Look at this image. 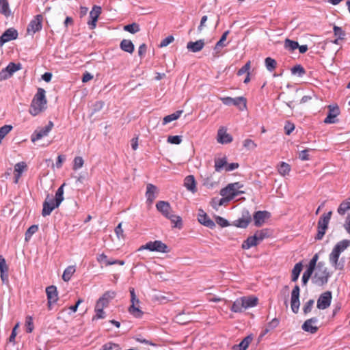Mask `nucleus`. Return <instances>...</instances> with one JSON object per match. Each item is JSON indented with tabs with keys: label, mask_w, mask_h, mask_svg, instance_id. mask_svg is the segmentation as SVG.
<instances>
[{
	"label": "nucleus",
	"mask_w": 350,
	"mask_h": 350,
	"mask_svg": "<svg viewBox=\"0 0 350 350\" xmlns=\"http://www.w3.org/2000/svg\"><path fill=\"white\" fill-rule=\"evenodd\" d=\"M147 250L150 252H157L160 253H168L170 250L167 245L161 241H149L145 245H142L139 250Z\"/></svg>",
	"instance_id": "nucleus-5"
},
{
	"label": "nucleus",
	"mask_w": 350,
	"mask_h": 350,
	"mask_svg": "<svg viewBox=\"0 0 350 350\" xmlns=\"http://www.w3.org/2000/svg\"><path fill=\"white\" fill-rule=\"evenodd\" d=\"M252 221V217L247 210H244L241 218L235 220L234 224L238 228H245Z\"/></svg>",
	"instance_id": "nucleus-15"
},
{
	"label": "nucleus",
	"mask_w": 350,
	"mask_h": 350,
	"mask_svg": "<svg viewBox=\"0 0 350 350\" xmlns=\"http://www.w3.org/2000/svg\"><path fill=\"white\" fill-rule=\"evenodd\" d=\"M259 243H260L257 241L256 237L254 234L253 236L247 237V239L243 242L242 248L243 250H248L252 247L256 246Z\"/></svg>",
	"instance_id": "nucleus-29"
},
{
	"label": "nucleus",
	"mask_w": 350,
	"mask_h": 350,
	"mask_svg": "<svg viewBox=\"0 0 350 350\" xmlns=\"http://www.w3.org/2000/svg\"><path fill=\"white\" fill-rule=\"evenodd\" d=\"M314 304V299H310L304 304V306L303 307V312H304V314H307L311 312Z\"/></svg>",
	"instance_id": "nucleus-53"
},
{
	"label": "nucleus",
	"mask_w": 350,
	"mask_h": 350,
	"mask_svg": "<svg viewBox=\"0 0 350 350\" xmlns=\"http://www.w3.org/2000/svg\"><path fill=\"white\" fill-rule=\"evenodd\" d=\"M302 263L301 262H297L294 266L293 270H292V274H291V280L292 282H296L299 276V274L302 270Z\"/></svg>",
	"instance_id": "nucleus-36"
},
{
	"label": "nucleus",
	"mask_w": 350,
	"mask_h": 350,
	"mask_svg": "<svg viewBox=\"0 0 350 350\" xmlns=\"http://www.w3.org/2000/svg\"><path fill=\"white\" fill-rule=\"evenodd\" d=\"M216 223L221 227H226L229 226V222L224 218L217 216L215 219Z\"/></svg>",
	"instance_id": "nucleus-63"
},
{
	"label": "nucleus",
	"mask_w": 350,
	"mask_h": 350,
	"mask_svg": "<svg viewBox=\"0 0 350 350\" xmlns=\"http://www.w3.org/2000/svg\"><path fill=\"white\" fill-rule=\"evenodd\" d=\"M8 271V267L6 264L5 259L3 256H0V273H7Z\"/></svg>",
	"instance_id": "nucleus-56"
},
{
	"label": "nucleus",
	"mask_w": 350,
	"mask_h": 350,
	"mask_svg": "<svg viewBox=\"0 0 350 350\" xmlns=\"http://www.w3.org/2000/svg\"><path fill=\"white\" fill-rule=\"evenodd\" d=\"M329 277V274L324 263L319 262L314 275L312 278V282L316 285L323 286L327 282Z\"/></svg>",
	"instance_id": "nucleus-4"
},
{
	"label": "nucleus",
	"mask_w": 350,
	"mask_h": 350,
	"mask_svg": "<svg viewBox=\"0 0 350 350\" xmlns=\"http://www.w3.org/2000/svg\"><path fill=\"white\" fill-rule=\"evenodd\" d=\"M221 100L224 105H232L237 106L241 111H243L247 108L246 99L243 96L237 97L234 98L227 96L221 98Z\"/></svg>",
	"instance_id": "nucleus-7"
},
{
	"label": "nucleus",
	"mask_w": 350,
	"mask_h": 350,
	"mask_svg": "<svg viewBox=\"0 0 350 350\" xmlns=\"http://www.w3.org/2000/svg\"><path fill=\"white\" fill-rule=\"evenodd\" d=\"M334 35L338 36L339 39H343L344 36H345V32L342 31L341 27H339L338 26H334Z\"/></svg>",
	"instance_id": "nucleus-62"
},
{
	"label": "nucleus",
	"mask_w": 350,
	"mask_h": 350,
	"mask_svg": "<svg viewBox=\"0 0 350 350\" xmlns=\"http://www.w3.org/2000/svg\"><path fill=\"white\" fill-rule=\"evenodd\" d=\"M102 12V8L99 5H94L90 12V20L88 21V25L90 29H94L96 27V22Z\"/></svg>",
	"instance_id": "nucleus-11"
},
{
	"label": "nucleus",
	"mask_w": 350,
	"mask_h": 350,
	"mask_svg": "<svg viewBox=\"0 0 350 350\" xmlns=\"http://www.w3.org/2000/svg\"><path fill=\"white\" fill-rule=\"evenodd\" d=\"M291 72L293 75L298 74L299 76L301 77L302 75H304L305 74L306 71L302 66L298 64V65L293 66L291 68Z\"/></svg>",
	"instance_id": "nucleus-52"
},
{
	"label": "nucleus",
	"mask_w": 350,
	"mask_h": 350,
	"mask_svg": "<svg viewBox=\"0 0 350 350\" xmlns=\"http://www.w3.org/2000/svg\"><path fill=\"white\" fill-rule=\"evenodd\" d=\"M174 38L172 36H169L161 42L159 46H160V47L167 46L170 43H172L174 41Z\"/></svg>",
	"instance_id": "nucleus-64"
},
{
	"label": "nucleus",
	"mask_w": 350,
	"mask_h": 350,
	"mask_svg": "<svg viewBox=\"0 0 350 350\" xmlns=\"http://www.w3.org/2000/svg\"><path fill=\"white\" fill-rule=\"evenodd\" d=\"M18 31L14 28H9L6 29L3 34L0 36V46H3L5 43L18 38Z\"/></svg>",
	"instance_id": "nucleus-14"
},
{
	"label": "nucleus",
	"mask_w": 350,
	"mask_h": 350,
	"mask_svg": "<svg viewBox=\"0 0 350 350\" xmlns=\"http://www.w3.org/2000/svg\"><path fill=\"white\" fill-rule=\"evenodd\" d=\"M198 219L200 224L208 228H213L215 226V222L202 210L199 211Z\"/></svg>",
	"instance_id": "nucleus-20"
},
{
	"label": "nucleus",
	"mask_w": 350,
	"mask_h": 350,
	"mask_svg": "<svg viewBox=\"0 0 350 350\" xmlns=\"http://www.w3.org/2000/svg\"><path fill=\"white\" fill-rule=\"evenodd\" d=\"M252 336H246L239 345H236V349L239 350H246L250 343L252 341Z\"/></svg>",
	"instance_id": "nucleus-40"
},
{
	"label": "nucleus",
	"mask_w": 350,
	"mask_h": 350,
	"mask_svg": "<svg viewBox=\"0 0 350 350\" xmlns=\"http://www.w3.org/2000/svg\"><path fill=\"white\" fill-rule=\"evenodd\" d=\"M332 212L323 214L318 221V232L315 237L316 240H321L327 229L329 220L331 219Z\"/></svg>",
	"instance_id": "nucleus-6"
},
{
	"label": "nucleus",
	"mask_w": 350,
	"mask_h": 350,
	"mask_svg": "<svg viewBox=\"0 0 350 350\" xmlns=\"http://www.w3.org/2000/svg\"><path fill=\"white\" fill-rule=\"evenodd\" d=\"M84 161L81 157H76L74 159L73 170H77L82 167Z\"/></svg>",
	"instance_id": "nucleus-54"
},
{
	"label": "nucleus",
	"mask_w": 350,
	"mask_h": 350,
	"mask_svg": "<svg viewBox=\"0 0 350 350\" xmlns=\"http://www.w3.org/2000/svg\"><path fill=\"white\" fill-rule=\"evenodd\" d=\"M26 332L27 333L32 332L33 329V319L31 317H27L25 321Z\"/></svg>",
	"instance_id": "nucleus-58"
},
{
	"label": "nucleus",
	"mask_w": 350,
	"mask_h": 350,
	"mask_svg": "<svg viewBox=\"0 0 350 350\" xmlns=\"http://www.w3.org/2000/svg\"><path fill=\"white\" fill-rule=\"evenodd\" d=\"M254 235L256 237L257 241L260 243L264 239L269 237V232L267 229H262L257 230Z\"/></svg>",
	"instance_id": "nucleus-46"
},
{
	"label": "nucleus",
	"mask_w": 350,
	"mask_h": 350,
	"mask_svg": "<svg viewBox=\"0 0 350 350\" xmlns=\"http://www.w3.org/2000/svg\"><path fill=\"white\" fill-rule=\"evenodd\" d=\"M243 304L242 297L237 299L232 304L230 310L234 312H241L244 310Z\"/></svg>",
	"instance_id": "nucleus-35"
},
{
	"label": "nucleus",
	"mask_w": 350,
	"mask_h": 350,
	"mask_svg": "<svg viewBox=\"0 0 350 350\" xmlns=\"http://www.w3.org/2000/svg\"><path fill=\"white\" fill-rule=\"evenodd\" d=\"M269 216L270 213L266 211H256L253 216L254 225L257 227L261 226L265 223V219L269 218Z\"/></svg>",
	"instance_id": "nucleus-19"
},
{
	"label": "nucleus",
	"mask_w": 350,
	"mask_h": 350,
	"mask_svg": "<svg viewBox=\"0 0 350 350\" xmlns=\"http://www.w3.org/2000/svg\"><path fill=\"white\" fill-rule=\"evenodd\" d=\"M46 293L48 299V304L50 306L51 304L55 303L57 301V291L55 286H50L46 288Z\"/></svg>",
	"instance_id": "nucleus-23"
},
{
	"label": "nucleus",
	"mask_w": 350,
	"mask_h": 350,
	"mask_svg": "<svg viewBox=\"0 0 350 350\" xmlns=\"http://www.w3.org/2000/svg\"><path fill=\"white\" fill-rule=\"evenodd\" d=\"M314 270H312L311 269L307 268V269L304 272L302 275V283L303 285H306L308 280L312 276V274L313 273Z\"/></svg>",
	"instance_id": "nucleus-49"
},
{
	"label": "nucleus",
	"mask_w": 350,
	"mask_h": 350,
	"mask_svg": "<svg viewBox=\"0 0 350 350\" xmlns=\"http://www.w3.org/2000/svg\"><path fill=\"white\" fill-rule=\"evenodd\" d=\"M75 272V267L73 265L68 266L67 268H66L62 275V279L64 281L68 282Z\"/></svg>",
	"instance_id": "nucleus-38"
},
{
	"label": "nucleus",
	"mask_w": 350,
	"mask_h": 350,
	"mask_svg": "<svg viewBox=\"0 0 350 350\" xmlns=\"http://www.w3.org/2000/svg\"><path fill=\"white\" fill-rule=\"evenodd\" d=\"M265 62L266 68L269 71H272L276 68V61L271 57H267Z\"/></svg>",
	"instance_id": "nucleus-47"
},
{
	"label": "nucleus",
	"mask_w": 350,
	"mask_h": 350,
	"mask_svg": "<svg viewBox=\"0 0 350 350\" xmlns=\"http://www.w3.org/2000/svg\"><path fill=\"white\" fill-rule=\"evenodd\" d=\"M350 210V198L347 199L345 201H343L338 208V213L343 215L345 213Z\"/></svg>",
	"instance_id": "nucleus-39"
},
{
	"label": "nucleus",
	"mask_w": 350,
	"mask_h": 350,
	"mask_svg": "<svg viewBox=\"0 0 350 350\" xmlns=\"http://www.w3.org/2000/svg\"><path fill=\"white\" fill-rule=\"evenodd\" d=\"M157 193V188L152 184H148L146 186V196L147 198V201L151 204L154 200L156 198L155 194Z\"/></svg>",
	"instance_id": "nucleus-27"
},
{
	"label": "nucleus",
	"mask_w": 350,
	"mask_h": 350,
	"mask_svg": "<svg viewBox=\"0 0 350 350\" xmlns=\"http://www.w3.org/2000/svg\"><path fill=\"white\" fill-rule=\"evenodd\" d=\"M53 127V123L51 121H49L48 124L46 125L44 127L39 130H36L31 137L32 142H35L36 141L40 139L43 137L48 135L49 133L51 131Z\"/></svg>",
	"instance_id": "nucleus-12"
},
{
	"label": "nucleus",
	"mask_w": 350,
	"mask_h": 350,
	"mask_svg": "<svg viewBox=\"0 0 350 350\" xmlns=\"http://www.w3.org/2000/svg\"><path fill=\"white\" fill-rule=\"evenodd\" d=\"M243 146L248 150H254L256 147V144L250 139H246L243 142Z\"/></svg>",
	"instance_id": "nucleus-60"
},
{
	"label": "nucleus",
	"mask_w": 350,
	"mask_h": 350,
	"mask_svg": "<svg viewBox=\"0 0 350 350\" xmlns=\"http://www.w3.org/2000/svg\"><path fill=\"white\" fill-rule=\"evenodd\" d=\"M227 165L226 157L218 158L215 159V170L216 172H221V170L226 167Z\"/></svg>",
	"instance_id": "nucleus-37"
},
{
	"label": "nucleus",
	"mask_w": 350,
	"mask_h": 350,
	"mask_svg": "<svg viewBox=\"0 0 350 350\" xmlns=\"http://www.w3.org/2000/svg\"><path fill=\"white\" fill-rule=\"evenodd\" d=\"M172 223H173L174 227L180 228L182 227V219L180 216L173 215L172 213L167 217Z\"/></svg>",
	"instance_id": "nucleus-41"
},
{
	"label": "nucleus",
	"mask_w": 350,
	"mask_h": 350,
	"mask_svg": "<svg viewBox=\"0 0 350 350\" xmlns=\"http://www.w3.org/2000/svg\"><path fill=\"white\" fill-rule=\"evenodd\" d=\"M124 30L131 33H135L139 31L140 28L138 24L136 23H133L131 24L124 26Z\"/></svg>",
	"instance_id": "nucleus-43"
},
{
	"label": "nucleus",
	"mask_w": 350,
	"mask_h": 350,
	"mask_svg": "<svg viewBox=\"0 0 350 350\" xmlns=\"http://www.w3.org/2000/svg\"><path fill=\"white\" fill-rule=\"evenodd\" d=\"M183 112V110H178L172 114L165 116L163 120V124L165 125L174 120L178 119Z\"/></svg>",
	"instance_id": "nucleus-34"
},
{
	"label": "nucleus",
	"mask_w": 350,
	"mask_h": 350,
	"mask_svg": "<svg viewBox=\"0 0 350 350\" xmlns=\"http://www.w3.org/2000/svg\"><path fill=\"white\" fill-rule=\"evenodd\" d=\"M290 170H291L290 165L285 162H282L278 167V172L282 176L288 174Z\"/></svg>",
	"instance_id": "nucleus-45"
},
{
	"label": "nucleus",
	"mask_w": 350,
	"mask_h": 350,
	"mask_svg": "<svg viewBox=\"0 0 350 350\" xmlns=\"http://www.w3.org/2000/svg\"><path fill=\"white\" fill-rule=\"evenodd\" d=\"M38 230V225H32L25 232V241H28L32 237L33 234H35Z\"/></svg>",
	"instance_id": "nucleus-44"
},
{
	"label": "nucleus",
	"mask_w": 350,
	"mask_h": 350,
	"mask_svg": "<svg viewBox=\"0 0 350 350\" xmlns=\"http://www.w3.org/2000/svg\"><path fill=\"white\" fill-rule=\"evenodd\" d=\"M105 105V103L103 101L99 100L96 101L95 103L92 105V112L96 113L97 111H99L101 110Z\"/></svg>",
	"instance_id": "nucleus-61"
},
{
	"label": "nucleus",
	"mask_w": 350,
	"mask_h": 350,
	"mask_svg": "<svg viewBox=\"0 0 350 350\" xmlns=\"http://www.w3.org/2000/svg\"><path fill=\"white\" fill-rule=\"evenodd\" d=\"M184 185L187 190L193 193L196 191V180L193 175H189L185 178Z\"/></svg>",
	"instance_id": "nucleus-28"
},
{
	"label": "nucleus",
	"mask_w": 350,
	"mask_h": 350,
	"mask_svg": "<svg viewBox=\"0 0 350 350\" xmlns=\"http://www.w3.org/2000/svg\"><path fill=\"white\" fill-rule=\"evenodd\" d=\"M241 194V192H237L231 184H228L225 188L220 191V195L225 197L227 201L232 200L236 196Z\"/></svg>",
	"instance_id": "nucleus-18"
},
{
	"label": "nucleus",
	"mask_w": 350,
	"mask_h": 350,
	"mask_svg": "<svg viewBox=\"0 0 350 350\" xmlns=\"http://www.w3.org/2000/svg\"><path fill=\"white\" fill-rule=\"evenodd\" d=\"M156 207L165 217L172 213L170 204L167 202L159 201L156 204Z\"/></svg>",
	"instance_id": "nucleus-26"
},
{
	"label": "nucleus",
	"mask_w": 350,
	"mask_h": 350,
	"mask_svg": "<svg viewBox=\"0 0 350 350\" xmlns=\"http://www.w3.org/2000/svg\"><path fill=\"white\" fill-rule=\"evenodd\" d=\"M350 246V240L344 239L334 246L332 252L329 256V260L330 264L335 269L342 270L344 268V263L338 262L340 255L348 247Z\"/></svg>",
	"instance_id": "nucleus-2"
},
{
	"label": "nucleus",
	"mask_w": 350,
	"mask_h": 350,
	"mask_svg": "<svg viewBox=\"0 0 350 350\" xmlns=\"http://www.w3.org/2000/svg\"><path fill=\"white\" fill-rule=\"evenodd\" d=\"M232 141V136L227 133L224 129H220L217 132V142L220 144H228Z\"/></svg>",
	"instance_id": "nucleus-25"
},
{
	"label": "nucleus",
	"mask_w": 350,
	"mask_h": 350,
	"mask_svg": "<svg viewBox=\"0 0 350 350\" xmlns=\"http://www.w3.org/2000/svg\"><path fill=\"white\" fill-rule=\"evenodd\" d=\"M27 170V165L25 162H18L14 165V183H18L23 172Z\"/></svg>",
	"instance_id": "nucleus-21"
},
{
	"label": "nucleus",
	"mask_w": 350,
	"mask_h": 350,
	"mask_svg": "<svg viewBox=\"0 0 350 350\" xmlns=\"http://www.w3.org/2000/svg\"><path fill=\"white\" fill-rule=\"evenodd\" d=\"M21 68V64L10 62L6 68L0 71V81L10 78L14 72Z\"/></svg>",
	"instance_id": "nucleus-8"
},
{
	"label": "nucleus",
	"mask_w": 350,
	"mask_h": 350,
	"mask_svg": "<svg viewBox=\"0 0 350 350\" xmlns=\"http://www.w3.org/2000/svg\"><path fill=\"white\" fill-rule=\"evenodd\" d=\"M45 90L39 88L37 93L35 94L29 108V113L33 116H36L46 109V98L45 96Z\"/></svg>",
	"instance_id": "nucleus-3"
},
{
	"label": "nucleus",
	"mask_w": 350,
	"mask_h": 350,
	"mask_svg": "<svg viewBox=\"0 0 350 350\" xmlns=\"http://www.w3.org/2000/svg\"><path fill=\"white\" fill-rule=\"evenodd\" d=\"M115 297V293L113 292H106L101 297L98 299V301L103 304V306L107 307L109 303V301Z\"/></svg>",
	"instance_id": "nucleus-33"
},
{
	"label": "nucleus",
	"mask_w": 350,
	"mask_h": 350,
	"mask_svg": "<svg viewBox=\"0 0 350 350\" xmlns=\"http://www.w3.org/2000/svg\"><path fill=\"white\" fill-rule=\"evenodd\" d=\"M167 141L172 144H180L182 142V137L180 135H170Z\"/></svg>",
	"instance_id": "nucleus-55"
},
{
	"label": "nucleus",
	"mask_w": 350,
	"mask_h": 350,
	"mask_svg": "<svg viewBox=\"0 0 350 350\" xmlns=\"http://www.w3.org/2000/svg\"><path fill=\"white\" fill-rule=\"evenodd\" d=\"M100 350H120V347L118 344L107 342L102 346Z\"/></svg>",
	"instance_id": "nucleus-50"
},
{
	"label": "nucleus",
	"mask_w": 350,
	"mask_h": 350,
	"mask_svg": "<svg viewBox=\"0 0 350 350\" xmlns=\"http://www.w3.org/2000/svg\"><path fill=\"white\" fill-rule=\"evenodd\" d=\"M131 305L129 308V312L130 314L133 315L135 317L139 318L142 316L143 312L139 310L136 305H138L139 303V300L137 297H135V299H131Z\"/></svg>",
	"instance_id": "nucleus-24"
},
{
	"label": "nucleus",
	"mask_w": 350,
	"mask_h": 350,
	"mask_svg": "<svg viewBox=\"0 0 350 350\" xmlns=\"http://www.w3.org/2000/svg\"><path fill=\"white\" fill-rule=\"evenodd\" d=\"M65 183L62 185L57 190L55 199L48 195L43 202L42 215L43 217L49 215L51 212L57 208L64 200V187Z\"/></svg>",
	"instance_id": "nucleus-1"
},
{
	"label": "nucleus",
	"mask_w": 350,
	"mask_h": 350,
	"mask_svg": "<svg viewBox=\"0 0 350 350\" xmlns=\"http://www.w3.org/2000/svg\"><path fill=\"white\" fill-rule=\"evenodd\" d=\"M329 111L327 117L324 120V123L325 124H334L337 122L336 117L340 113L339 107L336 106H328Z\"/></svg>",
	"instance_id": "nucleus-16"
},
{
	"label": "nucleus",
	"mask_w": 350,
	"mask_h": 350,
	"mask_svg": "<svg viewBox=\"0 0 350 350\" xmlns=\"http://www.w3.org/2000/svg\"><path fill=\"white\" fill-rule=\"evenodd\" d=\"M120 47L122 51L129 53H133L135 49L134 44L132 41L126 39H124L121 41Z\"/></svg>",
	"instance_id": "nucleus-30"
},
{
	"label": "nucleus",
	"mask_w": 350,
	"mask_h": 350,
	"mask_svg": "<svg viewBox=\"0 0 350 350\" xmlns=\"http://www.w3.org/2000/svg\"><path fill=\"white\" fill-rule=\"evenodd\" d=\"M0 13L8 18L12 15L8 0H0Z\"/></svg>",
	"instance_id": "nucleus-31"
},
{
	"label": "nucleus",
	"mask_w": 350,
	"mask_h": 350,
	"mask_svg": "<svg viewBox=\"0 0 350 350\" xmlns=\"http://www.w3.org/2000/svg\"><path fill=\"white\" fill-rule=\"evenodd\" d=\"M244 310L256 306L258 304V298L256 297H243Z\"/></svg>",
	"instance_id": "nucleus-32"
},
{
	"label": "nucleus",
	"mask_w": 350,
	"mask_h": 350,
	"mask_svg": "<svg viewBox=\"0 0 350 350\" xmlns=\"http://www.w3.org/2000/svg\"><path fill=\"white\" fill-rule=\"evenodd\" d=\"M299 47V43L290 39H286L284 41V48L290 51H293Z\"/></svg>",
	"instance_id": "nucleus-42"
},
{
	"label": "nucleus",
	"mask_w": 350,
	"mask_h": 350,
	"mask_svg": "<svg viewBox=\"0 0 350 350\" xmlns=\"http://www.w3.org/2000/svg\"><path fill=\"white\" fill-rule=\"evenodd\" d=\"M11 125H4L0 128V143L2 139L12 131Z\"/></svg>",
	"instance_id": "nucleus-48"
},
{
	"label": "nucleus",
	"mask_w": 350,
	"mask_h": 350,
	"mask_svg": "<svg viewBox=\"0 0 350 350\" xmlns=\"http://www.w3.org/2000/svg\"><path fill=\"white\" fill-rule=\"evenodd\" d=\"M318 319L316 317L310 318L306 320L301 325V328L304 331L309 332L310 334H314L317 332L319 327L317 326Z\"/></svg>",
	"instance_id": "nucleus-17"
},
{
	"label": "nucleus",
	"mask_w": 350,
	"mask_h": 350,
	"mask_svg": "<svg viewBox=\"0 0 350 350\" xmlns=\"http://www.w3.org/2000/svg\"><path fill=\"white\" fill-rule=\"evenodd\" d=\"M97 260L100 264H105L106 266L111 265L108 262H111L112 260H108L107 256L105 254H101L98 256Z\"/></svg>",
	"instance_id": "nucleus-57"
},
{
	"label": "nucleus",
	"mask_w": 350,
	"mask_h": 350,
	"mask_svg": "<svg viewBox=\"0 0 350 350\" xmlns=\"http://www.w3.org/2000/svg\"><path fill=\"white\" fill-rule=\"evenodd\" d=\"M42 21L43 16L42 14L36 15L28 25L27 32L34 34L37 31H40L42 27Z\"/></svg>",
	"instance_id": "nucleus-10"
},
{
	"label": "nucleus",
	"mask_w": 350,
	"mask_h": 350,
	"mask_svg": "<svg viewBox=\"0 0 350 350\" xmlns=\"http://www.w3.org/2000/svg\"><path fill=\"white\" fill-rule=\"evenodd\" d=\"M250 62H247L243 67H241L237 72V75L241 76L245 73H250Z\"/></svg>",
	"instance_id": "nucleus-59"
},
{
	"label": "nucleus",
	"mask_w": 350,
	"mask_h": 350,
	"mask_svg": "<svg viewBox=\"0 0 350 350\" xmlns=\"http://www.w3.org/2000/svg\"><path fill=\"white\" fill-rule=\"evenodd\" d=\"M332 298V293L330 291L322 293L317 300V308L320 310L327 308L330 306Z\"/></svg>",
	"instance_id": "nucleus-13"
},
{
	"label": "nucleus",
	"mask_w": 350,
	"mask_h": 350,
	"mask_svg": "<svg viewBox=\"0 0 350 350\" xmlns=\"http://www.w3.org/2000/svg\"><path fill=\"white\" fill-rule=\"evenodd\" d=\"M299 286L298 285H295L293 289L292 290L291 297V310L295 314L298 313L299 309Z\"/></svg>",
	"instance_id": "nucleus-9"
},
{
	"label": "nucleus",
	"mask_w": 350,
	"mask_h": 350,
	"mask_svg": "<svg viewBox=\"0 0 350 350\" xmlns=\"http://www.w3.org/2000/svg\"><path fill=\"white\" fill-rule=\"evenodd\" d=\"M204 40L200 39L196 42H189L187 44V49L191 52L197 53L204 48Z\"/></svg>",
	"instance_id": "nucleus-22"
},
{
	"label": "nucleus",
	"mask_w": 350,
	"mask_h": 350,
	"mask_svg": "<svg viewBox=\"0 0 350 350\" xmlns=\"http://www.w3.org/2000/svg\"><path fill=\"white\" fill-rule=\"evenodd\" d=\"M230 33V31L227 30L222 34L219 40L217 42V48H223L226 46L225 41L226 40L228 35Z\"/></svg>",
	"instance_id": "nucleus-51"
}]
</instances>
